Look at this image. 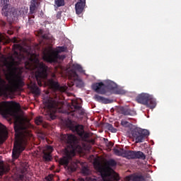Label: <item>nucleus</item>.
Instances as JSON below:
<instances>
[{
    "label": "nucleus",
    "mask_w": 181,
    "mask_h": 181,
    "mask_svg": "<svg viewBox=\"0 0 181 181\" xmlns=\"http://www.w3.org/2000/svg\"><path fill=\"white\" fill-rule=\"evenodd\" d=\"M0 112L4 117H13L14 118L16 141L13 149V158L18 159L21 152L25 150L28 138L30 136V133H29L25 124V123L28 122V120L19 112V104L15 102H3L0 103Z\"/></svg>",
    "instance_id": "1"
},
{
    "label": "nucleus",
    "mask_w": 181,
    "mask_h": 181,
    "mask_svg": "<svg viewBox=\"0 0 181 181\" xmlns=\"http://www.w3.org/2000/svg\"><path fill=\"white\" fill-rule=\"evenodd\" d=\"M62 141H64V142H67L69 145L67 148H65L64 153V156L63 158L60 160V164L64 165L65 169L69 170V172H74L77 168V164H73L71 166H67L69 162L74 155H76V152L77 149H76V144H77V138L74 135H66L64 134L61 136Z\"/></svg>",
    "instance_id": "2"
},
{
    "label": "nucleus",
    "mask_w": 181,
    "mask_h": 181,
    "mask_svg": "<svg viewBox=\"0 0 181 181\" xmlns=\"http://www.w3.org/2000/svg\"><path fill=\"white\" fill-rule=\"evenodd\" d=\"M117 165L115 160H105L100 161L98 159H95L93 162V166L99 173L102 176V179L104 181H113V180H119V177H118V174L114 172L112 168Z\"/></svg>",
    "instance_id": "3"
},
{
    "label": "nucleus",
    "mask_w": 181,
    "mask_h": 181,
    "mask_svg": "<svg viewBox=\"0 0 181 181\" xmlns=\"http://www.w3.org/2000/svg\"><path fill=\"white\" fill-rule=\"evenodd\" d=\"M28 59V61L25 62V69L35 70L38 86H42V81L46 84L45 78L47 77V66L39 62V57L35 54H30Z\"/></svg>",
    "instance_id": "4"
},
{
    "label": "nucleus",
    "mask_w": 181,
    "mask_h": 181,
    "mask_svg": "<svg viewBox=\"0 0 181 181\" xmlns=\"http://www.w3.org/2000/svg\"><path fill=\"white\" fill-rule=\"evenodd\" d=\"M65 51L66 48L64 47H58L55 49L52 47L47 48L43 52V59L46 62H56L59 59V53Z\"/></svg>",
    "instance_id": "5"
},
{
    "label": "nucleus",
    "mask_w": 181,
    "mask_h": 181,
    "mask_svg": "<svg viewBox=\"0 0 181 181\" xmlns=\"http://www.w3.org/2000/svg\"><path fill=\"white\" fill-rule=\"evenodd\" d=\"M76 71L83 73V68L81 67V66L77 64H74L71 68H69L68 69L69 78L74 80L77 87H83L84 86V83H83V81L80 78H78V76H77Z\"/></svg>",
    "instance_id": "6"
},
{
    "label": "nucleus",
    "mask_w": 181,
    "mask_h": 181,
    "mask_svg": "<svg viewBox=\"0 0 181 181\" xmlns=\"http://www.w3.org/2000/svg\"><path fill=\"white\" fill-rule=\"evenodd\" d=\"M115 87H117V85L111 81H105L104 83H97L92 86L93 90L100 94H105V90H107V88H115Z\"/></svg>",
    "instance_id": "7"
},
{
    "label": "nucleus",
    "mask_w": 181,
    "mask_h": 181,
    "mask_svg": "<svg viewBox=\"0 0 181 181\" xmlns=\"http://www.w3.org/2000/svg\"><path fill=\"white\" fill-rule=\"evenodd\" d=\"M45 107L47 112L51 119H54L56 118V111H57V102L52 98H49L45 102Z\"/></svg>",
    "instance_id": "8"
},
{
    "label": "nucleus",
    "mask_w": 181,
    "mask_h": 181,
    "mask_svg": "<svg viewBox=\"0 0 181 181\" xmlns=\"http://www.w3.org/2000/svg\"><path fill=\"white\" fill-rule=\"evenodd\" d=\"M149 136V131L138 127L132 132V136L136 143L143 142L145 136Z\"/></svg>",
    "instance_id": "9"
},
{
    "label": "nucleus",
    "mask_w": 181,
    "mask_h": 181,
    "mask_svg": "<svg viewBox=\"0 0 181 181\" xmlns=\"http://www.w3.org/2000/svg\"><path fill=\"white\" fill-rule=\"evenodd\" d=\"M47 85L53 88V90H59L61 93H64L67 90V86H60L56 81L51 79L48 80Z\"/></svg>",
    "instance_id": "10"
},
{
    "label": "nucleus",
    "mask_w": 181,
    "mask_h": 181,
    "mask_svg": "<svg viewBox=\"0 0 181 181\" xmlns=\"http://www.w3.org/2000/svg\"><path fill=\"white\" fill-rule=\"evenodd\" d=\"M152 99V95L148 93H141L137 97V102L140 104H144V105H148L149 100Z\"/></svg>",
    "instance_id": "11"
},
{
    "label": "nucleus",
    "mask_w": 181,
    "mask_h": 181,
    "mask_svg": "<svg viewBox=\"0 0 181 181\" xmlns=\"http://www.w3.org/2000/svg\"><path fill=\"white\" fill-rule=\"evenodd\" d=\"M85 7L86 0H78L77 3L75 4L76 14L80 15L81 13H83Z\"/></svg>",
    "instance_id": "12"
},
{
    "label": "nucleus",
    "mask_w": 181,
    "mask_h": 181,
    "mask_svg": "<svg viewBox=\"0 0 181 181\" xmlns=\"http://www.w3.org/2000/svg\"><path fill=\"white\" fill-rule=\"evenodd\" d=\"M8 135L6 127L0 123V144H2Z\"/></svg>",
    "instance_id": "13"
},
{
    "label": "nucleus",
    "mask_w": 181,
    "mask_h": 181,
    "mask_svg": "<svg viewBox=\"0 0 181 181\" xmlns=\"http://www.w3.org/2000/svg\"><path fill=\"white\" fill-rule=\"evenodd\" d=\"M42 152L44 153L43 158L45 160H50L52 159V156H50V153L53 152V148L52 146H47L42 150Z\"/></svg>",
    "instance_id": "14"
},
{
    "label": "nucleus",
    "mask_w": 181,
    "mask_h": 181,
    "mask_svg": "<svg viewBox=\"0 0 181 181\" xmlns=\"http://www.w3.org/2000/svg\"><path fill=\"white\" fill-rule=\"evenodd\" d=\"M0 5L3 7L2 12L5 15H9V0H0Z\"/></svg>",
    "instance_id": "15"
},
{
    "label": "nucleus",
    "mask_w": 181,
    "mask_h": 181,
    "mask_svg": "<svg viewBox=\"0 0 181 181\" xmlns=\"http://www.w3.org/2000/svg\"><path fill=\"white\" fill-rule=\"evenodd\" d=\"M71 129L74 131V132H76L81 136H82V135L84 134V130L82 125L74 126L71 128Z\"/></svg>",
    "instance_id": "16"
},
{
    "label": "nucleus",
    "mask_w": 181,
    "mask_h": 181,
    "mask_svg": "<svg viewBox=\"0 0 181 181\" xmlns=\"http://www.w3.org/2000/svg\"><path fill=\"white\" fill-rule=\"evenodd\" d=\"M29 88H30L31 91H33V93H34V94H40V90H39V88H37V86H36V83L32 82L30 85H29Z\"/></svg>",
    "instance_id": "17"
},
{
    "label": "nucleus",
    "mask_w": 181,
    "mask_h": 181,
    "mask_svg": "<svg viewBox=\"0 0 181 181\" xmlns=\"http://www.w3.org/2000/svg\"><path fill=\"white\" fill-rule=\"evenodd\" d=\"M123 158H127V159H135V151H128L124 150Z\"/></svg>",
    "instance_id": "18"
},
{
    "label": "nucleus",
    "mask_w": 181,
    "mask_h": 181,
    "mask_svg": "<svg viewBox=\"0 0 181 181\" xmlns=\"http://www.w3.org/2000/svg\"><path fill=\"white\" fill-rule=\"evenodd\" d=\"M37 2L38 0H31V4L30 6L31 13H34L35 11H36V8H37Z\"/></svg>",
    "instance_id": "19"
},
{
    "label": "nucleus",
    "mask_w": 181,
    "mask_h": 181,
    "mask_svg": "<svg viewBox=\"0 0 181 181\" xmlns=\"http://www.w3.org/2000/svg\"><path fill=\"white\" fill-rule=\"evenodd\" d=\"M78 181H101V178H97L95 176L88 177L86 180L84 179H79Z\"/></svg>",
    "instance_id": "20"
},
{
    "label": "nucleus",
    "mask_w": 181,
    "mask_h": 181,
    "mask_svg": "<svg viewBox=\"0 0 181 181\" xmlns=\"http://www.w3.org/2000/svg\"><path fill=\"white\" fill-rule=\"evenodd\" d=\"M95 100H96V101H99L100 103H104L105 104H107L108 103V100L98 95H95Z\"/></svg>",
    "instance_id": "21"
},
{
    "label": "nucleus",
    "mask_w": 181,
    "mask_h": 181,
    "mask_svg": "<svg viewBox=\"0 0 181 181\" xmlns=\"http://www.w3.org/2000/svg\"><path fill=\"white\" fill-rule=\"evenodd\" d=\"M134 159L137 158V159H145V155L144 154V153L141 152V151H137L135 152L134 151Z\"/></svg>",
    "instance_id": "22"
},
{
    "label": "nucleus",
    "mask_w": 181,
    "mask_h": 181,
    "mask_svg": "<svg viewBox=\"0 0 181 181\" xmlns=\"http://www.w3.org/2000/svg\"><path fill=\"white\" fill-rule=\"evenodd\" d=\"M148 105L149 108H155L156 107V101L155 100V99L152 98V96L151 99L148 100V105Z\"/></svg>",
    "instance_id": "23"
},
{
    "label": "nucleus",
    "mask_w": 181,
    "mask_h": 181,
    "mask_svg": "<svg viewBox=\"0 0 181 181\" xmlns=\"http://www.w3.org/2000/svg\"><path fill=\"white\" fill-rule=\"evenodd\" d=\"M131 179H133V181H145L144 177H127L126 180L129 181Z\"/></svg>",
    "instance_id": "24"
},
{
    "label": "nucleus",
    "mask_w": 181,
    "mask_h": 181,
    "mask_svg": "<svg viewBox=\"0 0 181 181\" xmlns=\"http://www.w3.org/2000/svg\"><path fill=\"white\" fill-rule=\"evenodd\" d=\"M5 172H8V169H4V161L0 157V175H4Z\"/></svg>",
    "instance_id": "25"
},
{
    "label": "nucleus",
    "mask_w": 181,
    "mask_h": 181,
    "mask_svg": "<svg viewBox=\"0 0 181 181\" xmlns=\"http://www.w3.org/2000/svg\"><path fill=\"white\" fill-rule=\"evenodd\" d=\"M125 150L124 149H115V155H117V156H123L124 155Z\"/></svg>",
    "instance_id": "26"
},
{
    "label": "nucleus",
    "mask_w": 181,
    "mask_h": 181,
    "mask_svg": "<svg viewBox=\"0 0 181 181\" xmlns=\"http://www.w3.org/2000/svg\"><path fill=\"white\" fill-rule=\"evenodd\" d=\"M72 108H74V110H79L80 105H78V100H72Z\"/></svg>",
    "instance_id": "27"
},
{
    "label": "nucleus",
    "mask_w": 181,
    "mask_h": 181,
    "mask_svg": "<svg viewBox=\"0 0 181 181\" xmlns=\"http://www.w3.org/2000/svg\"><path fill=\"white\" fill-rule=\"evenodd\" d=\"M57 6H64V0H55Z\"/></svg>",
    "instance_id": "28"
},
{
    "label": "nucleus",
    "mask_w": 181,
    "mask_h": 181,
    "mask_svg": "<svg viewBox=\"0 0 181 181\" xmlns=\"http://www.w3.org/2000/svg\"><path fill=\"white\" fill-rule=\"evenodd\" d=\"M0 42H2L3 43H8V40H6L5 35L2 33H0Z\"/></svg>",
    "instance_id": "29"
},
{
    "label": "nucleus",
    "mask_w": 181,
    "mask_h": 181,
    "mask_svg": "<svg viewBox=\"0 0 181 181\" xmlns=\"http://www.w3.org/2000/svg\"><path fill=\"white\" fill-rule=\"evenodd\" d=\"M107 128L109 129V131H111V132H117V129H115L112 125L111 124H107Z\"/></svg>",
    "instance_id": "30"
},
{
    "label": "nucleus",
    "mask_w": 181,
    "mask_h": 181,
    "mask_svg": "<svg viewBox=\"0 0 181 181\" xmlns=\"http://www.w3.org/2000/svg\"><path fill=\"white\" fill-rule=\"evenodd\" d=\"M42 121H43V119H42V117H37L35 119V124H37V125H40V124H42Z\"/></svg>",
    "instance_id": "31"
},
{
    "label": "nucleus",
    "mask_w": 181,
    "mask_h": 181,
    "mask_svg": "<svg viewBox=\"0 0 181 181\" xmlns=\"http://www.w3.org/2000/svg\"><path fill=\"white\" fill-rule=\"evenodd\" d=\"M82 172L84 173V175H88V168L87 167H83Z\"/></svg>",
    "instance_id": "32"
},
{
    "label": "nucleus",
    "mask_w": 181,
    "mask_h": 181,
    "mask_svg": "<svg viewBox=\"0 0 181 181\" xmlns=\"http://www.w3.org/2000/svg\"><path fill=\"white\" fill-rule=\"evenodd\" d=\"M47 181H52L53 180V175H49L48 177H45Z\"/></svg>",
    "instance_id": "33"
},
{
    "label": "nucleus",
    "mask_w": 181,
    "mask_h": 181,
    "mask_svg": "<svg viewBox=\"0 0 181 181\" xmlns=\"http://www.w3.org/2000/svg\"><path fill=\"white\" fill-rule=\"evenodd\" d=\"M127 124H128V122H127V121H125V120L122 121V125H123V127L127 126Z\"/></svg>",
    "instance_id": "34"
},
{
    "label": "nucleus",
    "mask_w": 181,
    "mask_h": 181,
    "mask_svg": "<svg viewBox=\"0 0 181 181\" xmlns=\"http://www.w3.org/2000/svg\"><path fill=\"white\" fill-rule=\"evenodd\" d=\"M39 36H42L43 37H45L43 36V31L42 30H40V32H39Z\"/></svg>",
    "instance_id": "35"
},
{
    "label": "nucleus",
    "mask_w": 181,
    "mask_h": 181,
    "mask_svg": "<svg viewBox=\"0 0 181 181\" xmlns=\"http://www.w3.org/2000/svg\"><path fill=\"white\" fill-rule=\"evenodd\" d=\"M17 47H18V49L19 50H21V47L20 45H17Z\"/></svg>",
    "instance_id": "36"
},
{
    "label": "nucleus",
    "mask_w": 181,
    "mask_h": 181,
    "mask_svg": "<svg viewBox=\"0 0 181 181\" xmlns=\"http://www.w3.org/2000/svg\"><path fill=\"white\" fill-rule=\"evenodd\" d=\"M14 42H18V40L15 39V40H14Z\"/></svg>",
    "instance_id": "37"
},
{
    "label": "nucleus",
    "mask_w": 181,
    "mask_h": 181,
    "mask_svg": "<svg viewBox=\"0 0 181 181\" xmlns=\"http://www.w3.org/2000/svg\"><path fill=\"white\" fill-rule=\"evenodd\" d=\"M61 59H64V57H62Z\"/></svg>",
    "instance_id": "38"
},
{
    "label": "nucleus",
    "mask_w": 181,
    "mask_h": 181,
    "mask_svg": "<svg viewBox=\"0 0 181 181\" xmlns=\"http://www.w3.org/2000/svg\"><path fill=\"white\" fill-rule=\"evenodd\" d=\"M13 15H15V12H13Z\"/></svg>",
    "instance_id": "39"
},
{
    "label": "nucleus",
    "mask_w": 181,
    "mask_h": 181,
    "mask_svg": "<svg viewBox=\"0 0 181 181\" xmlns=\"http://www.w3.org/2000/svg\"><path fill=\"white\" fill-rule=\"evenodd\" d=\"M21 179H23L22 176L20 177Z\"/></svg>",
    "instance_id": "40"
},
{
    "label": "nucleus",
    "mask_w": 181,
    "mask_h": 181,
    "mask_svg": "<svg viewBox=\"0 0 181 181\" xmlns=\"http://www.w3.org/2000/svg\"><path fill=\"white\" fill-rule=\"evenodd\" d=\"M12 11H15V9L12 8Z\"/></svg>",
    "instance_id": "41"
}]
</instances>
